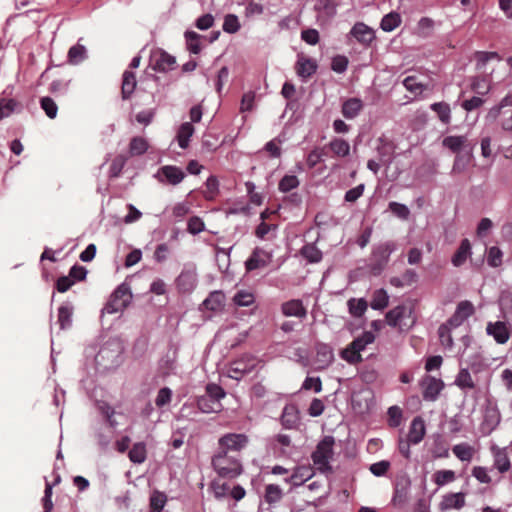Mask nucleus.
I'll use <instances>...</instances> for the list:
<instances>
[{"label": "nucleus", "mask_w": 512, "mask_h": 512, "mask_svg": "<svg viewBox=\"0 0 512 512\" xmlns=\"http://www.w3.org/2000/svg\"><path fill=\"white\" fill-rule=\"evenodd\" d=\"M454 455L461 461L469 462L475 453L474 448L467 443H460L452 448Z\"/></svg>", "instance_id": "obj_34"}, {"label": "nucleus", "mask_w": 512, "mask_h": 512, "mask_svg": "<svg viewBox=\"0 0 512 512\" xmlns=\"http://www.w3.org/2000/svg\"><path fill=\"white\" fill-rule=\"evenodd\" d=\"M476 68L485 74H492L493 69H489L490 62H500L501 57L497 52L477 51L474 54Z\"/></svg>", "instance_id": "obj_12"}, {"label": "nucleus", "mask_w": 512, "mask_h": 512, "mask_svg": "<svg viewBox=\"0 0 512 512\" xmlns=\"http://www.w3.org/2000/svg\"><path fill=\"white\" fill-rule=\"evenodd\" d=\"M402 19L399 13L392 11L386 14L380 23V27L385 32H391L400 26Z\"/></svg>", "instance_id": "obj_31"}, {"label": "nucleus", "mask_w": 512, "mask_h": 512, "mask_svg": "<svg viewBox=\"0 0 512 512\" xmlns=\"http://www.w3.org/2000/svg\"><path fill=\"white\" fill-rule=\"evenodd\" d=\"M418 275L413 269H407L401 276H395L390 279V284L397 288L410 286L417 281Z\"/></svg>", "instance_id": "obj_26"}, {"label": "nucleus", "mask_w": 512, "mask_h": 512, "mask_svg": "<svg viewBox=\"0 0 512 512\" xmlns=\"http://www.w3.org/2000/svg\"><path fill=\"white\" fill-rule=\"evenodd\" d=\"M404 87L414 95H421L426 89L427 86L422 82L418 81L416 76H407L403 80Z\"/></svg>", "instance_id": "obj_36"}, {"label": "nucleus", "mask_w": 512, "mask_h": 512, "mask_svg": "<svg viewBox=\"0 0 512 512\" xmlns=\"http://www.w3.org/2000/svg\"><path fill=\"white\" fill-rule=\"evenodd\" d=\"M430 108L437 114L443 124H449L451 121V109L446 102L433 103Z\"/></svg>", "instance_id": "obj_33"}, {"label": "nucleus", "mask_w": 512, "mask_h": 512, "mask_svg": "<svg viewBox=\"0 0 512 512\" xmlns=\"http://www.w3.org/2000/svg\"><path fill=\"white\" fill-rule=\"evenodd\" d=\"M301 254L311 263H317L322 259V252L314 244H307L303 246Z\"/></svg>", "instance_id": "obj_42"}, {"label": "nucleus", "mask_w": 512, "mask_h": 512, "mask_svg": "<svg viewBox=\"0 0 512 512\" xmlns=\"http://www.w3.org/2000/svg\"><path fill=\"white\" fill-rule=\"evenodd\" d=\"M349 312L354 317H361L367 310V302L364 299H350L348 301Z\"/></svg>", "instance_id": "obj_49"}, {"label": "nucleus", "mask_w": 512, "mask_h": 512, "mask_svg": "<svg viewBox=\"0 0 512 512\" xmlns=\"http://www.w3.org/2000/svg\"><path fill=\"white\" fill-rule=\"evenodd\" d=\"M233 301L237 306L248 307L254 303L255 297L253 293L241 290L234 295Z\"/></svg>", "instance_id": "obj_51"}, {"label": "nucleus", "mask_w": 512, "mask_h": 512, "mask_svg": "<svg viewBox=\"0 0 512 512\" xmlns=\"http://www.w3.org/2000/svg\"><path fill=\"white\" fill-rule=\"evenodd\" d=\"M299 180L295 175H285L279 182L278 188L281 192H289L298 187Z\"/></svg>", "instance_id": "obj_57"}, {"label": "nucleus", "mask_w": 512, "mask_h": 512, "mask_svg": "<svg viewBox=\"0 0 512 512\" xmlns=\"http://www.w3.org/2000/svg\"><path fill=\"white\" fill-rule=\"evenodd\" d=\"M151 67L155 71L168 72L175 68L176 59L164 50L155 51L151 55Z\"/></svg>", "instance_id": "obj_8"}, {"label": "nucleus", "mask_w": 512, "mask_h": 512, "mask_svg": "<svg viewBox=\"0 0 512 512\" xmlns=\"http://www.w3.org/2000/svg\"><path fill=\"white\" fill-rule=\"evenodd\" d=\"M313 476V470L310 466H299L295 468L294 472L289 478H286L287 483L293 486H300Z\"/></svg>", "instance_id": "obj_20"}, {"label": "nucleus", "mask_w": 512, "mask_h": 512, "mask_svg": "<svg viewBox=\"0 0 512 512\" xmlns=\"http://www.w3.org/2000/svg\"><path fill=\"white\" fill-rule=\"evenodd\" d=\"M455 384L461 389H473L475 383L468 369H461L456 377Z\"/></svg>", "instance_id": "obj_41"}, {"label": "nucleus", "mask_w": 512, "mask_h": 512, "mask_svg": "<svg viewBox=\"0 0 512 512\" xmlns=\"http://www.w3.org/2000/svg\"><path fill=\"white\" fill-rule=\"evenodd\" d=\"M391 467V463L387 460H381L379 462L370 465V472L376 477H382L386 475Z\"/></svg>", "instance_id": "obj_59"}, {"label": "nucleus", "mask_w": 512, "mask_h": 512, "mask_svg": "<svg viewBox=\"0 0 512 512\" xmlns=\"http://www.w3.org/2000/svg\"><path fill=\"white\" fill-rule=\"evenodd\" d=\"M434 27V21L428 17H422L417 24V35L420 37H428Z\"/></svg>", "instance_id": "obj_53"}, {"label": "nucleus", "mask_w": 512, "mask_h": 512, "mask_svg": "<svg viewBox=\"0 0 512 512\" xmlns=\"http://www.w3.org/2000/svg\"><path fill=\"white\" fill-rule=\"evenodd\" d=\"M363 102L359 98H349L342 104V115L347 119H353L362 111Z\"/></svg>", "instance_id": "obj_21"}, {"label": "nucleus", "mask_w": 512, "mask_h": 512, "mask_svg": "<svg viewBox=\"0 0 512 512\" xmlns=\"http://www.w3.org/2000/svg\"><path fill=\"white\" fill-rule=\"evenodd\" d=\"M471 89L479 95H484L490 89L489 80L486 77H475L472 80Z\"/></svg>", "instance_id": "obj_54"}, {"label": "nucleus", "mask_w": 512, "mask_h": 512, "mask_svg": "<svg viewBox=\"0 0 512 512\" xmlns=\"http://www.w3.org/2000/svg\"><path fill=\"white\" fill-rule=\"evenodd\" d=\"M335 440L332 436H325L316 446L315 451L312 453L311 458L316 468L323 472H332L330 460L333 457V446Z\"/></svg>", "instance_id": "obj_2"}, {"label": "nucleus", "mask_w": 512, "mask_h": 512, "mask_svg": "<svg viewBox=\"0 0 512 512\" xmlns=\"http://www.w3.org/2000/svg\"><path fill=\"white\" fill-rule=\"evenodd\" d=\"M388 208L395 216L402 220H407L410 216V211L404 204L392 201L389 203Z\"/></svg>", "instance_id": "obj_58"}, {"label": "nucleus", "mask_w": 512, "mask_h": 512, "mask_svg": "<svg viewBox=\"0 0 512 512\" xmlns=\"http://www.w3.org/2000/svg\"><path fill=\"white\" fill-rule=\"evenodd\" d=\"M148 142L145 138L133 137L129 143V153L131 156H139L148 150Z\"/></svg>", "instance_id": "obj_35"}, {"label": "nucleus", "mask_w": 512, "mask_h": 512, "mask_svg": "<svg viewBox=\"0 0 512 512\" xmlns=\"http://www.w3.org/2000/svg\"><path fill=\"white\" fill-rule=\"evenodd\" d=\"M201 36L194 31H187L185 33V39L188 50L193 54H198L201 51L200 44Z\"/></svg>", "instance_id": "obj_44"}, {"label": "nucleus", "mask_w": 512, "mask_h": 512, "mask_svg": "<svg viewBox=\"0 0 512 512\" xmlns=\"http://www.w3.org/2000/svg\"><path fill=\"white\" fill-rule=\"evenodd\" d=\"M351 35L362 44H370L374 38V31L363 22H357L351 29Z\"/></svg>", "instance_id": "obj_14"}, {"label": "nucleus", "mask_w": 512, "mask_h": 512, "mask_svg": "<svg viewBox=\"0 0 512 512\" xmlns=\"http://www.w3.org/2000/svg\"><path fill=\"white\" fill-rule=\"evenodd\" d=\"M470 253H471L470 241L468 239H463L460 243V246L458 247V249L456 250V252L454 253V255L452 257V264L455 267L462 266L465 263V261L467 260Z\"/></svg>", "instance_id": "obj_25"}, {"label": "nucleus", "mask_w": 512, "mask_h": 512, "mask_svg": "<svg viewBox=\"0 0 512 512\" xmlns=\"http://www.w3.org/2000/svg\"><path fill=\"white\" fill-rule=\"evenodd\" d=\"M389 297L385 290L379 289L373 293L371 307L375 310H382L388 306Z\"/></svg>", "instance_id": "obj_40"}, {"label": "nucleus", "mask_w": 512, "mask_h": 512, "mask_svg": "<svg viewBox=\"0 0 512 512\" xmlns=\"http://www.w3.org/2000/svg\"><path fill=\"white\" fill-rule=\"evenodd\" d=\"M167 501L164 493L155 491L150 497V512H161Z\"/></svg>", "instance_id": "obj_47"}, {"label": "nucleus", "mask_w": 512, "mask_h": 512, "mask_svg": "<svg viewBox=\"0 0 512 512\" xmlns=\"http://www.w3.org/2000/svg\"><path fill=\"white\" fill-rule=\"evenodd\" d=\"M488 335L492 336L499 344H505L510 338V331L502 321L489 322L486 327Z\"/></svg>", "instance_id": "obj_13"}, {"label": "nucleus", "mask_w": 512, "mask_h": 512, "mask_svg": "<svg viewBox=\"0 0 512 512\" xmlns=\"http://www.w3.org/2000/svg\"><path fill=\"white\" fill-rule=\"evenodd\" d=\"M131 462L136 464L143 463L147 458L146 445L143 442L135 443L128 453Z\"/></svg>", "instance_id": "obj_32"}, {"label": "nucleus", "mask_w": 512, "mask_h": 512, "mask_svg": "<svg viewBox=\"0 0 512 512\" xmlns=\"http://www.w3.org/2000/svg\"><path fill=\"white\" fill-rule=\"evenodd\" d=\"M172 398V391L168 387L161 388L158 391L157 397L155 399V404L157 407H163L170 403Z\"/></svg>", "instance_id": "obj_63"}, {"label": "nucleus", "mask_w": 512, "mask_h": 512, "mask_svg": "<svg viewBox=\"0 0 512 512\" xmlns=\"http://www.w3.org/2000/svg\"><path fill=\"white\" fill-rule=\"evenodd\" d=\"M137 85L136 76L134 72L126 70L123 74L122 81V97L128 99L134 92Z\"/></svg>", "instance_id": "obj_29"}, {"label": "nucleus", "mask_w": 512, "mask_h": 512, "mask_svg": "<svg viewBox=\"0 0 512 512\" xmlns=\"http://www.w3.org/2000/svg\"><path fill=\"white\" fill-rule=\"evenodd\" d=\"M425 433L426 429L424 420L420 416L415 417L410 425L408 439H410L412 444H418L423 440Z\"/></svg>", "instance_id": "obj_19"}, {"label": "nucleus", "mask_w": 512, "mask_h": 512, "mask_svg": "<svg viewBox=\"0 0 512 512\" xmlns=\"http://www.w3.org/2000/svg\"><path fill=\"white\" fill-rule=\"evenodd\" d=\"M465 494L462 492L458 493H448L443 496L442 501L440 502V509L442 511L450 510V509H461L465 506Z\"/></svg>", "instance_id": "obj_15"}, {"label": "nucleus", "mask_w": 512, "mask_h": 512, "mask_svg": "<svg viewBox=\"0 0 512 512\" xmlns=\"http://www.w3.org/2000/svg\"><path fill=\"white\" fill-rule=\"evenodd\" d=\"M86 58V48L81 44L72 46L68 51V60L71 64H78Z\"/></svg>", "instance_id": "obj_43"}, {"label": "nucleus", "mask_w": 512, "mask_h": 512, "mask_svg": "<svg viewBox=\"0 0 512 512\" xmlns=\"http://www.w3.org/2000/svg\"><path fill=\"white\" fill-rule=\"evenodd\" d=\"M197 275L194 269H184L176 279V286L181 293H190L196 286Z\"/></svg>", "instance_id": "obj_11"}, {"label": "nucleus", "mask_w": 512, "mask_h": 512, "mask_svg": "<svg viewBox=\"0 0 512 512\" xmlns=\"http://www.w3.org/2000/svg\"><path fill=\"white\" fill-rule=\"evenodd\" d=\"M375 336L372 332H364L360 337L354 339L350 345L353 349H356L359 353L365 349L368 344L373 343Z\"/></svg>", "instance_id": "obj_45"}, {"label": "nucleus", "mask_w": 512, "mask_h": 512, "mask_svg": "<svg viewBox=\"0 0 512 512\" xmlns=\"http://www.w3.org/2000/svg\"><path fill=\"white\" fill-rule=\"evenodd\" d=\"M283 497V492L280 486L276 484H268L265 487V501L268 504H275L278 503Z\"/></svg>", "instance_id": "obj_38"}, {"label": "nucleus", "mask_w": 512, "mask_h": 512, "mask_svg": "<svg viewBox=\"0 0 512 512\" xmlns=\"http://www.w3.org/2000/svg\"><path fill=\"white\" fill-rule=\"evenodd\" d=\"M40 106L50 119H54L57 116L58 106L51 97H42L40 99Z\"/></svg>", "instance_id": "obj_50"}, {"label": "nucleus", "mask_w": 512, "mask_h": 512, "mask_svg": "<svg viewBox=\"0 0 512 512\" xmlns=\"http://www.w3.org/2000/svg\"><path fill=\"white\" fill-rule=\"evenodd\" d=\"M456 312L460 314V316L466 320L468 317L474 314L475 309L473 304L470 301H461L456 308Z\"/></svg>", "instance_id": "obj_64"}, {"label": "nucleus", "mask_w": 512, "mask_h": 512, "mask_svg": "<svg viewBox=\"0 0 512 512\" xmlns=\"http://www.w3.org/2000/svg\"><path fill=\"white\" fill-rule=\"evenodd\" d=\"M132 293L127 283L120 284L110 296L103 308V313L114 314L123 311L130 303Z\"/></svg>", "instance_id": "obj_3"}, {"label": "nucleus", "mask_w": 512, "mask_h": 512, "mask_svg": "<svg viewBox=\"0 0 512 512\" xmlns=\"http://www.w3.org/2000/svg\"><path fill=\"white\" fill-rule=\"evenodd\" d=\"M387 414L389 426L398 427L401 424L402 410L398 406H391Z\"/></svg>", "instance_id": "obj_61"}, {"label": "nucleus", "mask_w": 512, "mask_h": 512, "mask_svg": "<svg viewBox=\"0 0 512 512\" xmlns=\"http://www.w3.org/2000/svg\"><path fill=\"white\" fill-rule=\"evenodd\" d=\"M272 260V254L262 248L256 247L245 262L247 271L266 267Z\"/></svg>", "instance_id": "obj_9"}, {"label": "nucleus", "mask_w": 512, "mask_h": 512, "mask_svg": "<svg viewBox=\"0 0 512 512\" xmlns=\"http://www.w3.org/2000/svg\"><path fill=\"white\" fill-rule=\"evenodd\" d=\"M211 463L217 474L223 478H236L243 471L241 459L224 451L218 450Z\"/></svg>", "instance_id": "obj_1"}, {"label": "nucleus", "mask_w": 512, "mask_h": 512, "mask_svg": "<svg viewBox=\"0 0 512 512\" xmlns=\"http://www.w3.org/2000/svg\"><path fill=\"white\" fill-rule=\"evenodd\" d=\"M491 451L494 458V467L500 473L507 472L511 467V463L506 448H499L497 446H493L491 448Z\"/></svg>", "instance_id": "obj_16"}, {"label": "nucleus", "mask_w": 512, "mask_h": 512, "mask_svg": "<svg viewBox=\"0 0 512 512\" xmlns=\"http://www.w3.org/2000/svg\"><path fill=\"white\" fill-rule=\"evenodd\" d=\"M487 262L491 267H499L502 264V252L498 247L489 249Z\"/></svg>", "instance_id": "obj_62"}, {"label": "nucleus", "mask_w": 512, "mask_h": 512, "mask_svg": "<svg viewBox=\"0 0 512 512\" xmlns=\"http://www.w3.org/2000/svg\"><path fill=\"white\" fill-rule=\"evenodd\" d=\"M225 295L222 291H213L204 300L203 306L210 311L217 312L224 307Z\"/></svg>", "instance_id": "obj_23"}, {"label": "nucleus", "mask_w": 512, "mask_h": 512, "mask_svg": "<svg viewBox=\"0 0 512 512\" xmlns=\"http://www.w3.org/2000/svg\"><path fill=\"white\" fill-rule=\"evenodd\" d=\"M394 250L395 243L392 241L380 243L373 249L370 263V270L373 275H379L383 271Z\"/></svg>", "instance_id": "obj_5"}, {"label": "nucleus", "mask_w": 512, "mask_h": 512, "mask_svg": "<svg viewBox=\"0 0 512 512\" xmlns=\"http://www.w3.org/2000/svg\"><path fill=\"white\" fill-rule=\"evenodd\" d=\"M282 313L287 317H298L304 318L307 314L306 308L303 306V303L299 299L289 300L284 302L281 306Z\"/></svg>", "instance_id": "obj_17"}, {"label": "nucleus", "mask_w": 512, "mask_h": 512, "mask_svg": "<svg viewBox=\"0 0 512 512\" xmlns=\"http://www.w3.org/2000/svg\"><path fill=\"white\" fill-rule=\"evenodd\" d=\"M195 129L191 122H184L180 125L177 131V141L182 149H186L189 146V141L194 134Z\"/></svg>", "instance_id": "obj_28"}, {"label": "nucleus", "mask_w": 512, "mask_h": 512, "mask_svg": "<svg viewBox=\"0 0 512 512\" xmlns=\"http://www.w3.org/2000/svg\"><path fill=\"white\" fill-rule=\"evenodd\" d=\"M127 157L125 155H117L111 162L109 169V176L112 178L119 177L124 166L126 165Z\"/></svg>", "instance_id": "obj_46"}, {"label": "nucleus", "mask_w": 512, "mask_h": 512, "mask_svg": "<svg viewBox=\"0 0 512 512\" xmlns=\"http://www.w3.org/2000/svg\"><path fill=\"white\" fill-rule=\"evenodd\" d=\"M219 193V182L215 176H210L206 180L205 190L203 191V196L206 200H214Z\"/></svg>", "instance_id": "obj_39"}, {"label": "nucleus", "mask_w": 512, "mask_h": 512, "mask_svg": "<svg viewBox=\"0 0 512 512\" xmlns=\"http://www.w3.org/2000/svg\"><path fill=\"white\" fill-rule=\"evenodd\" d=\"M73 307L68 304H62L58 308V324L60 329L65 330L72 325Z\"/></svg>", "instance_id": "obj_30"}, {"label": "nucleus", "mask_w": 512, "mask_h": 512, "mask_svg": "<svg viewBox=\"0 0 512 512\" xmlns=\"http://www.w3.org/2000/svg\"><path fill=\"white\" fill-rule=\"evenodd\" d=\"M422 395L426 401H435L444 388V382L430 375H425L420 381Z\"/></svg>", "instance_id": "obj_7"}, {"label": "nucleus", "mask_w": 512, "mask_h": 512, "mask_svg": "<svg viewBox=\"0 0 512 512\" xmlns=\"http://www.w3.org/2000/svg\"><path fill=\"white\" fill-rule=\"evenodd\" d=\"M452 329L449 325L445 323L441 324L438 329V336L442 346L445 348H452L453 346V338H452Z\"/></svg>", "instance_id": "obj_48"}, {"label": "nucleus", "mask_w": 512, "mask_h": 512, "mask_svg": "<svg viewBox=\"0 0 512 512\" xmlns=\"http://www.w3.org/2000/svg\"><path fill=\"white\" fill-rule=\"evenodd\" d=\"M411 310L405 305H398L386 314L387 323L392 327L401 326L402 320L409 317Z\"/></svg>", "instance_id": "obj_18"}, {"label": "nucleus", "mask_w": 512, "mask_h": 512, "mask_svg": "<svg viewBox=\"0 0 512 512\" xmlns=\"http://www.w3.org/2000/svg\"><path fill=\"white\" fill-rule=\"evenodd\" d=\"M240 23L238 17L234 14H227L224 17L223 30L226 33L234 34L239 31Z\"/></svg>", "instance_id": "obj_55"}, {"label": "nucleus", "mask_w": 512, "mask_h": 512, "mask_svg": "<svg viewBox=\"0 0 512 512\" xmlns=\"http://www.w3.org/2000/svg\"><path fill=\"white\" fill-rule=\"evenodd\" d=\"M259 360L251 354H243L238 359L231 361L227 366V376L240 381L246 374L252 372Z\"/></svg>", "instance_id": "obj_4"}, {"label": "nucleus", "mask_w": 512, "mask_h": 512, "mask_svg": "<svg viewBox=\"0 0 512 512\" xmlns=\"http://www.w3.org/2000/svg\"><path fill=\"white\" fill-rule=\"evenodd\" d=\"M156 177L161 183L177 185L184 179L185 174L182 169L177 166L166 165L158 170Z\"/></svg>", "instance_id": "obj_10"}, {"label": "nucleus", "mask_w": 512, "mask_h": 512, "mask_svg": "<svg viewBox=\"0 0 512 512\" xmlns=\"http://www.w3.org/2000/svg\"><path fill=\"white\" fill-rule=\"evenodd\" d=\"M467 142L466 136H447L443 139V146L454 153H458Z\"/></svg>", "instance_id": "obj_37"}, {"label": "nucleus", "mask_w": 512, "mask_h": 512, "mask_svg": "<svg viewBox=\"0 0 512 512\" xmlns=\"http://www.w3.org/2000/svg\"><path fill=\"white\" fill-rule=\"evenodd\" d=\"M341 357L350 364L362 361L361 354L356 349H353L350 344L341 352Z\"/></svg>", "instance_id": "obj_60"}, {"label": "nucleus", "mask_w": 512, "mask_h": 512, "mask_svg": "<svg viewBox=\"0 0 512 512\" xmlns=\"http://www.w3.org/2000/svg\"><path fill=\"white\" fill-rule=\"evenodd\" d=\"M455 480V472L452 470H439L434 473V482L438 486H443Z\"/></svg>", "instance_id": "obj_56"}, {"label": "nucleus", "mask_w": 512, "mask_h": 512, "mask_svg": "<svg viewBox=\"0 0 512 512\" xmlns=\"http://www.w3.org/2000/svg\"><path fill=\"white\" fill-rule=\"evenodd\" d=\"M249 439L242 433H227L218 440V450L240 458L241 451L248 445Z\"/></svg>", "instance_id": "obj_6"}, {"label": "nucleus", "mask_w": 512, "mask_h": 512, "mask_svg": "<svg viewBox=\"0 0 512 512\" xmlns=\"http://www.w3.org/2000/svg\"><path fill=\"white\" fill-rule=\"evenodd\" d=\"M328 146L334 157L344 158L350 153V144L342 138H333Z\"/></svg>", "instance_id": "obj_27"}, {"label": "nucleus", "mask_w": 512, "mask_h": 512, "mask_svg": "<svg viewBox=\"0 0 512 512\" xmlns=\"http://www.w3.org/2000/svg\"><path fill=\"white\" fill-rule=\"evenodd\" d=\"M334 359L333 350L331 347L325 344H320L316 350V363L318 369H325L328 367Z\"/></svg>", "instance_id": "obj_22"}, {"label": "nucleus", "mask_w": 512, "mask_h": 512, "mask_svg": "<svg viewBox=\"0 0 512 512\" xmlns=\"http://www.w3.org/2000/svg\"><path fill=\"white\" fill-rule=\"evenodd\" d=\"M296 72L302 78L312 76L317 70V64L310 58L301 57L296 63Z\"/></svg>", "instance_id": "obj_24"}, {"label": "nucleus", "mask_w": 512, "mask_h": 512, "mask_svg": "<svg viewBox=\"0 0 512 512\" xmlns=\"http://www.w3.org/2000/svg\"><path fill=\"white\" fill-rule=\"evenodd\" d=\"M22 109L21 102L16 99H6L2 97V118L9 116L13 112H18Z\"/></svg>", "instance_id": "obj_52"}]
</instances>
